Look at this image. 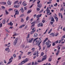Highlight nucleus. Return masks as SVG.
<instances>
[{
  "label": "nucleus",
  "instance_id": "f257e3e1",
  "mask_svg": "<svg viewBox=\"0 0 65 65\" xmlns=\"http://www.w3.org/2000/svg\"><path fill=\"white\" fill-rule=\"evenodd\" d=\"M52 43V42H51L49 40H48L47 42H46V44L48 46L47 47V48H50V47L51 46V44H50V43Z\"/></svg>",
  "mask_w": 65,
  "mask_h": 65
},
{
  "label": "nucleus",
  "instance_id": "f03ea898",
  "mask_svg": "<svg viewBox=\"0 0 65 65\" xmlns=\"http://www.w3.org/2000/svg\"><path fill=\"white\" fill-rule=\"evenodd\" d=\"M43 57L44 58H42V60H41V62H42L43 61H44V60H45L46 59V58H47V56L46 55H45Z\"/></svg>",
  "mask_w": 65,
  "mask_h": 65
},
{
  "label": "nucleus",
  "instance_id": "7ed1b4c3",
  "mask_svg": "<svg viewBox=\"0 0 65 65\" xmlns=\"http://www.w3.org/2000/svg\"><path fill=\"white\" fill-rule=\"evenodd\" d=\"M18 38H16L14 41V43L15 45L18 42Z\"/></svg>",
  "mask_w": 65,
  "mask_h": 65
},
{
  "label": "nucleus",
  "instance_id": "20e7f679",
  "mask_svg": "<svg viewBox=\"0 0 65 65\" xmlns=\"http://www.w3.org/2000/svg\"><path fill=\"white\" fill-rule=\"evenodd\" d=\"M35 24H36L35 21L32 22L31 24H32V25L31 26V27L32 28V27H34V26H35Z\"/></svg>",
  "mask_w": 65,
  "mask_h": 65
},
{
  "label": "nucleus",
  "instance_id": "39448f33",
  "mask_svg": "<svg viewBox=\"0 0 65 65\" xmlns=\"http://www.w3.org/2000/svg\"><path fill=\"white\" fill-rule=\"evenodd\" d=\"M25 62L24 60H23V61H22L20 63L18 64V65H21L24 64V63H25Z\"/></svg>",
  "mask_w": 65,
  "mask_h": 65
},
{
  "label": "nucleus",
  "instance_id": "423d86ee",
  "mask_svg": "<svg viewBox=\"0 0 65 65\" xmlns=\"http://www.w3.org/2000/svg\"><path fill=\"white\" fill-rule=\"evenodd\" d=\"M42 27L43 26V23H40L38 25V27H39L40 26Z\"/></svg>",
  "mask_w": 65,
  "mask_h": 65
},
{
  "label": "nucleus",
  "instance_id": "0eeeda50",
  "mask_svg": "<svg viewBox=\"0 0 65 65\" xmlns=\"http://www.w3.org/2000/svg\"><path fill=\"white\" fill-rule=\"evenodd\" d=\"M37 6L38 7H39L40 8H41V7H42V5L41 4H39L37 5Z\"/></svg>",
  "mask_w": 65,
  "mask_h": 65
},
{
  "label": "nucleus",
  "instance_id": "6e6552de",
  "mask_svg": "<svg viewBox=\"0 0 65 65\" xmlns=\"http://www.w3.org/2000/svg\"><path fill=\"white\" fill-rule=\"evenodd\" d=\"M41 41V39L40 38H39V40H38V41H36V42H37L36 43V44H38L40 42V41Z\"/></svg>",
  "mask_w": 65,
  "mask_h": 65
},
{
  "label": "nucleus",
  "instance_id": "1a4fd4ad",
  "mask_svg": "<svg viewBox=\"0 0 65 65\" xmlns=\"http://www.w3.org/2000/svg\"><path fill=\"white\" fill-rule=\"evenodd\" d=\"M8 25H9L11 26H12L13 25V23H12L11 21L10 23H8Z\"/></svg>",
  "mask_w": 65,
  "mask_h": 65
},
{
  "label": "nucleus",
  "instance_id": "9d476101",
  "mask_svg": "<svg viewBox=\"0 0 65 65\" xmlns=\"http://www.w3.org/2000/svg\"><path fill=\"white\" fill-rule=\"evenodd\" d=\"M24 61L26 63V62H27L29 61V59L27 58H26L24 59Z\"/></svg>",
  "mask_w": 65,
  "mask_h": 65
},
{
  "label": "nucleus",
  "instance_id": "9b49d317",
  "mask_svg": "<svg viewBox=\"0 0 65 65\" xmlns=\"http://www.w3.org/2000/svg\"><path fill=\"white\" fill-rule=\"evenodd\" d=\"M37 34H34V38H36L37 37Z\"/></svg>",
  "mask_w": 65,
  "mask_h": 65
},
{
  "label": "nucleus",
  "instance_id": "f8f14e48",
  "mask_svg": "<svg viewBox=\"0 0 65 65\" xmlns=\"http://www.w3.org/2000/svg\"><path fill=\"white\" fill-rule=\"evenodd\" d=\"M54 19L55 20H56V22H58V18L57 17L55 16L54 17Z\"/></svg>",
  "mask_w": 65,
  "mask_h": 65
},
{
  "label": "nucleus",
  "instance_id": "ddd939ff",
  "mask_svg": "<svg viewBox=\"0 0 65 65\" xmlns=\"http://www.w3.org/2000/svg\"><path fill=\"white\" fill-rule=\"evenodd\" d=\"M31 51H32V53H34V52H35V48H32L31 49Z\"/></svg>",
  "mask_w": 65,
  "mask_h": 65
},
{
  "label": "nucleus",
  "instance_id": "4468645a",
  "mask_svg": "<svg viewBox=\"0 0 65 65\" xmlns=\"http://www.w3.org/2000/svg\"><path fill=\"white\" fill-rule=\"evenodd\" d=\"M22 54H20V55L18 56L19 60H21V58L22 57L21 56H22Z\"/></svg>",
  "mask_w": 65,
  "mask_h": 65
},
{
  "label": "nucleus",
  "instance_id": "2eb2a0df",
  "mask_svg": "<svg viewBox=\"0 0 65 65\" xmlns=\"http://www.w3.org/2000/svg\"><path fill=\"white\" fill-rule=\"evenodd\" d=\"M33 39H34L33 38H32L30 40H29L28 42H30V43H31V42H32Z\"/></svg>",
  "mask_w": 65,
  "mask_h": 65
},
{
  "label": "nucleus",
  "instance_id": "dca6fc26",
  "mask_svg": "<svg viewBox=\"0 0 65 65\" xmlns=\"http://www.w3.org/2000/svg\"><path fill=\"white\" fill-rule=\"evenodd\" d=\"M36 56H37V57H38V56H39V52H38V51H37V53H36Z\"/></svg>",
  "mask_w": 65,
  "mask_h": 65
},
{
  "label": "nucleus",
  "instance_id": "f3484780",
  "mask_svg": "<svg viewBox=\"0 0 65 65\" xmlns=\"http://www.w3.org/2000/svg\"><path fill=\"white\" fill-rule=\"evenodd\" d=\"M50 18L51 19V21H53V22H55V20H54V19L53 17H52Z\"/></svg>",
  "mask_w": 65,
  "mask_h": 65
},
{
  "label": "nucleus",
  "instance_id": "a211bd4d",
  "mask_svg": "<svg viewBox=\"0 0 65 65\" xmlns=\"http://www.w3.org/2000/svg\"><path fill=\"white\" fill-rule=\"evenodd\" d=\"M8 4L9 5H10L11 4V3L9 1H8V2H7Z\"/></svg>",
  "mask_w": 65,
  "mask_h": 65
},
{
  "label": "nucleus",
  "instance_id": "6ab92c4d",
  "mask_svg": "<svg viewBox=\"0 0 65 65\" xmlns=\"http://www.w3.org/2000/svg\"><path fill=\"white\" fill-rule=\"evenodd\" d=\"M16 13H15V15H17V14H19V12L18 11V10H17L15 12Z\"/></svg>",
  "mask_w": 65,
  "mask_h": 65
},
{
  "label": "nucleus",
  "instance_id": "aec40b11",
  "mask_svg": "<svg viewBox=\"0 0 65 65\" xmlns=\"http://www.w3.org/2000/svg\"><path fill=\"white\" fill-rule=\"evenodd\" d=\"M12 62V60H10V61H9L8 62V63L7 64V65H8L9 64H10L11 62Z\"/></svg>",
  "mask_w": 65,
  "mask_h": 65
},
{
  "label": "nucleus",
  "instance_id": "412c9836",
  "mask_svg": "<svg viewBox=\"0 0 65 65\" xmlns=\"http://www.w3.org/2000/svg\"><path fill=\"white\" fill-rule=\"evenodd\" d=\"M48 40V38H45V40L43 41V42H45L46 41H47V40Z\"/></svg>",
  "mask_w": 65,
  "mask_h": 65
},
{
  "label": "nucleus",
  "instance_id": "4be33fe9",
  "mask_svg": "<svg viewBox=\"0 0 65 65\" xmlns=\"http://www.w3.org/2000/svg\"><path fill=\"white\" fill-rule=\"evenodd\" d=\"M35 31H36L35 30H34L33 31H31V32H30L31 34H33V33Z\"/></svg>",
  "mask_w": 65,
  "mask_h": 65
},
{
  "label": "nucleus",
  "instance_id": "5701e85b",
  "mask_svg": "<svg viewBox=\"0 0 65 65\" xmlns=\"http://www.w3.org/2000/svg\"><path fill=\"white\" fill-rule=\"evenodd\" d=\"M50 12V10L47 11L46 14H48V13H49Z\"/></svg>",
  "mask_w": 65,
  "mask_h": 65
},
{
  "label": "nucleus",
  "instance_id": "b1692460",
  "mask_svg": "<svg viewBox=\"0 0 65 65\" xmlns=\"http://www.w3.org/2000/svg\"><path fill=\"white\" fill-rule=\"evenodd\" d=\"M24 19H23L21 18V22H22V23H23V22H24Z\"/></svg>",
  "mask_w": 65,
  "mask_h": 65
},
{
  "label": "nucleus",
  "instance_id": "393cba45",
  "mask_svg": "<svg viewBox=\"0 0 65 65\" xmlns=\"http://www.w3.org/2000/svg\"><path fill=\"white\" fill-rule=\"evenodd\" d=\"M50 35H52V36H55V34L53 33H51Z\"/></svg>",
  "mask_w": 65,
  "mask_h": 65
},
{
  "label": "nucleus",
  "instance_id": "a878e982",
  "mask_svg": "<svg viewBox=\"0 0 65 65\" xmlns=\"http://www.w3.org/2000/svg\"><path fill=\"white\" fill-rule=\"evenodd\" d=\"M19 35L18 34H14L13 35V36H17L18 35Z\"/></svg>",
  "mask_w": 65,
  "mask_h": 65
},
{
  "label": "nucleus",
  "instance_id": "bb28decb",
  "mask_svg": "<svg viewBox=\"0 0 65 65\" xmlns=\"http://www.w3.org/2000/svg\"><path fill=\"white\" fill-rule=\"evenodd\" d=\"M3 24H5V20H3Z\"/></svg>",
  "mask_w": 65,
  "mask_h": 65
},
{
  "label": "nucleus",
  "instance_id": "cd10ccee",
  "mask_svg": "<svg viewBox=\"0 0 65 65\" xmlns=\"http://www.w3.org/2000/svg\"><path fill=\"white\" fill-rule=\"evenodd\" d=\"M38 38H36L35 39L33 40V41L34 42H35V41L36 40H37V39H38Z\"/></svg>",
  "mask_w": 65,
  "mask_h": 65
},
{
  "label": "nucleus",
  "instance_id": "c85d7f7f",
  "mask_svg": "<svg viewBox=\"0 0 65 65\" xmlns=\"http://www.w3.org/2000/svg\"><path fill=\"white\" fill-rule=\"evenodd\" d=\"M52 61V58H50L48 60V61H49V62H51Z\"/></svg>",
  "mask_w": 65,
  "mask_h": 65
},
{
  "label": "nucleus",
  "instance_id": "c756f323",
  "mask_svg": "<svg viewBox=\"0 0 65 65\" xmlns=\"http://www.w3.org/2000/svg\"><path fill=\"white\" fill-rule=\"evenodd\" d=\"M13 57H12V56H11V58L10 59H9V61H10L11 60H12V59H13Z\"/></svg>",
  "mask_w": 65,
  "mask_h": 65
},
{
  "label": "nucleus",
  "instance_id": "7c9ffc66",
  "mask_svg": "<svg viewBox=\"0 0 65 65\" xmlns=\"http://www.w3.org/2000/svg\"><path fill=\"white\" fill-rule=\"evenodd\" d=\"M30 37V34H28L27 35V37H26L27 38H29Z\"/></svg>",
  "mask_w": 65,
  "mask_h": 65
},
{
  "label": "nucleus",
  "instance_id": "2f4dec72",
  "mask_svg": "<svg viewBox=\"0 0 65 65\" xmlns=\"http://www.w3.org/2000/svg\"><path fill=\"white\" fill-rule=\"evenodd\" d=\"M52 29H50V30L48 32V34H50V33H51V32H52Z\"/></svg>",
  "mask_w": 65,
  "mask_h": 65
},
{
  "label": "nucleus",
  "instance_id": "473e14b6",
  "mask_svg": "<svg viewBox=\"0 0 65 65\" xmlns=\"http://www.w3.org/2000/svg\"><path fill=\"white\" fill-rule=\"evenodd\" d=\"M13 57L14 58H15V57H17V55H16L15 54H14L13 55Z\"/></svg>",
  "mask_w": 65,
  "mask_h": 65
},
{
  "label": "nucleus",
  "instance_id": "72a5a7b5",
  "mask_svg": "<svg viewBox=\"0 0 65 65\" xmlns=\"http://www.w3.org/2000/svg\"><path fill=\"white\" fill-rule=\"evenodd\" d=\"M64 10V9L63 7H62L60 9V11H63Z\"/></svg>",
  "mask_w": 65,
  "mask_h": 65
},
{
  "label": "nucleus",
  "instance_id": "f704fd0d",
  "mask_svg": "<svg viewBox=\"0 0 65 65\" xmlns=\"http://www.w3.org/2000/svg\"><path fill=\"white\" fill-rule=\"evenodd\" d=\"M43 55H44V53L42 52L41 53V56H43Z\"/></svg>",
  "mask_w": 65,
  "mask_h": 65
},
{
  "label": "nucleus",
  "instance_id": "c9c22d12",
  "mask_svg": "<svg viewBox=\"0 0 65 65\" xmlns=\"http://www.w3.org/2000/svg\"><path fill=\"white\" fill-rule=\"evenodd\" d=\"M57 5H58V4H57V3H56L54 5V6H55L56 7H57Z\"/></svg>",
  "mask_w": 65,
  "mask_h": 65
},
{
  "label": "nucleus",
  "instance_id": "e433bc0d",
  "mask_svg": "<svg viewBox=\"0 0 65 65\" xmlns=\"http://www.w3.org/2000/svg\"><path fill=\"white\" fill-rule=\"evenodd\" d=\"M58 35H59V33H56L55 34V36L57 37V36H58Z\"/></svg>",
  "mask_w": 65,
  "mask_h": 65
},
{
  "label": "nucleus",
  "instance_id": "4c0bfd02",
  "mask_svg": "<svg viewBox=\"0 0 65 65\" xmlns=\"http://www.w3.org/2000/svg\"><path fill=\"white\" fill-rule=\"evenodd\" d=\"M5 12L6 14H8V12L7 11V10H5Z\"/></svg>",
  "mask_w": 65,
  "mask_h": 65
},
{
  "label": "nucleus",
  "instance_id": "58836bf2",
  "mask_svg": "<svg viewBox=\"0 0 65 65\" xmlns=\"http://www.w3.org/2000/svg\"><path fill=\"white\" fill-rule=\"evenodd\" d=\"M56 45V44L55 43V42H53L52 44L53 46H55Z\"/></svg>",
  "mask_w": 65,
  "mask_h": 65
},
{
  "label": "nucleus",
  "instance_id": "ea45409f",
  "mask_svg": "<svg viewBox=\"0 0 65 65\" xmlns=\"http://www.w3.org/2000/svg\"><path fill=\"white\" fill-rule=\"evenodd\" d=\"M2 27V24L1 23L0 24V28H1Z\"/></svg>",
  "mask_w": 65,
  "mask_h": 65
},
{
  "label": "nucleus",
  "instance_id": "a19ab883",
  "mask_svg": "<svg viewBox=\"0 0 65 65\" xmlns=\"http://www.w3.org/2000/svg\"><path fill=\"white\" fill-rule=\"evenodd\" d=\"M47 30H48V29H47L46 30V31L44 33V34H45V33H46V32H47Z\"/></svg>",
  "mask_w": 65,
  "mask_h": 65
},
{
  "label": "nucleus",
  "instance_id": "79ce46f5",
  "mask_svg": "<svg viewBox=\"0 0 65 65\" xmlns=\"http://www.w3.org/2000/svg\"><path fill=\"white\" fill-rule=\"evenodd\" d=\"M41 42H42V41H41L40 42V43H39L38 44V46H39V45H40V43H41Z\"/></svg>",
  "mask_w": 65,
  "mask_h": 65
},
{
  "label": "nucleus",
  "instance_id": "37998d69",
  "mask_svg": "<svg viewBox=\"0 0 65 65\" xmlns=\"http://www.w3.org/2000/svg\"><path fill=\"white\" fill-rule=\"evenodd\" d=\"M40 1H39L38 2H37V4H39V3H40Z\"/></svg>",
  "mask_w": 65,
  "mask_h": 65
},
{
  "label": "nucleus",
  "instance_id": "c03bdc74",
  "mask_svg": "<svg viewBox=\"0 0 65 65\" xmlns=\"http://www.w3.org/2000/svg\"><path fill=\"white\" fill-rule=\"evenodd\" d=\"M37 10H38V11H39V10H40V8H37Z\"/></svg>",
  "mask_w": 65,
  "mask_h": 65
},
{
  "label": "nucleus",
  "instance_id": "a18cd8bd",
  "mask_svg": "<svg viewBox=\"0 0 65 65\" xmlns=\"http://www.w3.org/2000/svg\"><path fill=\"white\" fill-rule=\"evenodd\" d=\"M43 11V9L42 10H41L40 11V13H41V12H42Z\"/></svg>",
  "mask_w": 65,
  "mask_h": 65
},
{
  "label": "nucleus",
  "instance_id": "49530a36",
  "mask_svg": "<svg viewBox=\"0 0 65 65\" xmlns=\"http://www.w3.org/2000/svg\"><path fill=\"white\" fill-rule=\"evenodd\" d=\"M24 14H23L21 15V16H20V17H23L24 16Z\"/></svg>",
  "mask_w": 65,
  "mask_h": 65
},
{
  "label": "nucleus",
  "instance_id": "de8ad7c7",
  "mask_svg": "<svg viewBox=\"0 0 65 65\" xmlns=\"http://www.w3.org/2000/svg\"><path fill=\"white\" fill-rule=\"evenodd\" d=\"M8 49H9V48H7L5 49V50L6 51H7V50H8Z\"/></svg>",
  "mask_w": 65,
  "mask_h": 65
},
{
  "label": "nucleus",
  "instance_id": "09e8293b",
  "mask_svg": "<svg viewBox=\"0 0 65 65\" xmlns=\"http://www.w3.org/2000/svg\"><path fill=\"white\" fill-rule=\"evenodd\" d=\"M31 62H30V63H28L27 64V65H31Z\"/></svg>",
  "mask_w": 65,
  "mask_h": 65
},
{
  "label": "nucleus",
  "instance_id": "8fccbe9b",
  "mask_svg": "<svg viewBox=\"0 0 65 65\" xmlns=\"http://www.w3.org/2000/svg\"><path fill=\"white\" fill-rule=\"evenodd\" d=\"M36 55V52H35V53H34V54H33V55L34 56H35Z\"/></svg>",
  "mask_w": 65,
  "mask_h": 65
},
{
  "label": "nucleus",
  "instance_id": "3c124183",
  "mask_svg": "<svg viewBox=\"0 0 65 65\" xmlns=\"http://www.w3.org/2000/svg\"><path fill=\"white\" fill-rule=\"evenodd\" d=\"M5 31H6L7 32H8V33H9V31H8V30H7V29H5Z\"/></svg>",
  "mask_w": 65,
  "mask_h": 65
},
{
  "label": "nucleus",
  "instance_id": "603ef678",
  "mask_svg": "<svg viewBox=\"0 0 65 65\" xmlns=\"http://www.w3.org/2000/svg\"><path fill=\"white\" fill-rule=\"evenodd\" d=\"M61 41H63L64 40V38H63L62 37H61Z\"/></svg>",
  "mask_w": 65,
  "mask_h": 65
},
{
  "label": "nucleus",
  "instance_id": "864d4df0",
  "mask_svg": "<svg viewBox=\"0 0 65 65\" xmlns=\"http://www.w3.org/2000/svg\"><path fill=\"white\" fill-rule=\"evenodd\" d=\"M31 52H29L28 53H27V55H30V54H31Z\"/></svg>",
  "mask_w": 65,
  "mask_h": 65
},
{
  "label": "nucleus",
  "instance_id": "5fc2aeb1",
  "mask_svg": "<svg viewBox=\"0 0 65 65\" xmlns=\"http://www.w3.org/2000/svg\"><path fill=\"white\" fill-rule=\"evenodd\" d=\"M28 18H29V17L28 16L27 17L26 19V21H28Z\"/></svg>",
  "mask_w": 65,
  "mask_h": 65
},
{
  "label": "nucleus",
  "instance_id": "6e6d98bb",
  "mask_svg": "<svg viewBox=\"0 0 65 65\" xmlns=\"http://www.w3.org/2000/svg\"><path fill=\"white\" fill-rule=\"evenodd\" d=\"M28 28V26L27 25H26L25 27L24 28H25V29H27Z\"/></svg>",
  "mask_w": 65,
  "mask_h": 65
},
{
  "label": "nucleus",
  "instance_id": "4d7b16f0",
  "mask_svg": "<svg viewBox=\"0 0 65 65\" xmlns=\"http://www.w3.org/2000/svg\"><path fill=\"white\" fill-rule=\"evenodd\" d=\"M51 2H49L47 3V4H51Z\"/></svg>",
  "mask_w": 65,
  "mask_h": 65
},
{
  "label": "nucleus",
  "instance_id": "13d9d810",
  "mask_svg": "<svg viewBox=\"0 0 65 65\" xmlns=\"http://www.w3.org/2000/svg\"><path fill=\"white\" fill-rule=\"evenodd\" d=\"M31 12V11L29 10L28 11V13H30Z\"/></svg>",
  "mask_w": 65,
  "mask_h": 65
},
{
  "label": "nucleus",
  "instance_id": "bf43d9fd",
  "mask_svg": "<svg viewBox=\"0 0 65 65\" xmlns=\"http://www.w3.org/2000/svg\"><path fill=\"white\" fill-rule=\"evenodd\" d=\"M39 47V50H41V46H40V45L39 46H38Z\"/></svg>",
  "mask_w": 65,
  "mask_h": 65
},
{
  "label": "nucleus",
  "instance_id": "052dcab7",
  "mask_svg": "<svg viewBox=\"0 0 65 65\" xmlns=\"http://www.w3.org/2000/svg\"><path fill=\"white\" fill-rule=\"evenodd\" d=\"M25 57H26V56H23L22 58V59H25Z\"/></svg>",
  "mask_w": 65,
  "mask_h": 65
},
{
  "label": "nucleus",
  "instance_id": "680f3d73",
  "mask_svg": "<svg viewBox=\"0 0 65 65\" xmlns=\"http://www.w3.org/2000/svg\"><path fill=\"white\" fill-rule=\"evenodd\" d=\"M42 22L43 23H44L45 22V21L44 20H43L42 21Z\"/></svg>",
  "mask_w": 65,
  "mask_h": 65
},
{
  "label": "nucleus",
  "instance_id": "e2e57ef3",
  "mask_svg": "<svg viewBox=\"0 0 65 65\" xmlns=\"http://www.w3.org/2000/svg\"><path fill=\"white\" fill-rule=\"evenodd\" d=\"M59 41L57 40L56 42H55V43H58Z\"/></svg>",
  "mask_w": 65,
  "mask_h": 65
},
{
  "label": "nucleus",
  "instance_id": "0e129e2a",
  "mask_svg": "<svg viewBox=\"0 0 65 65\" xmlns=\"http://www.w3.org/2000/svg\"><path fill=\"white\" fill-rule=\"evenodd\" d=\"M50 23L51 24V25H53V23H54V22H50Z\"/></svg>",
  "mask_w": 65,
  "mask_h": 65
},
{
  "label": "nucleus",
  "instance_id": "69168bd1",
  "mask_svg": "<svg viewBox=\"0 0 65 65\" xmlns=\"http://www.w3.org/2000/svg\"><path fill=\"white\" fill-rule=\"evenodd\" d=\"M0 3L1 4H2V5L3 4V2H0Z\"/></svg>",
  "mask_w": 65,
  "mask_h": 65
},
{
  "label": "nucleus",
  "instance_id": "338daca9",
  "mask_svg": "<svg viewBox=\"0 0 65 65\" xmlns=\"http://www.w3.org/2000/svg\"><path fill=\"white\" fill-rule=\"evenodd\" d=\"M63 30L64 31H65V27H64L63 28Z\"/></svg>",
  "mask_w": 65,
  "mask_h": 65
},
{
  "label": "nucleus",
  "instance_id": "774afa93",
  "mask_svg": "<svg viewBox=\"0 0 65 65\" xmlns=\"http://www.w3.org/2000/svg\"><path fill=\"white\" fill-rule=\"evenodd\" d=\"M62 37L63 38H65V35H64Z\"/></svg>",
  "mask_w": 65,
  "mask_h": 65
}]
</instances>
